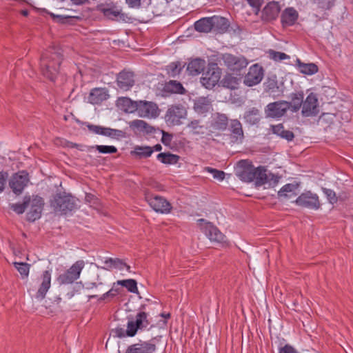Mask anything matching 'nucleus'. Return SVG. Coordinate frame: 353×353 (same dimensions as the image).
Listing matches in <instances>:
<instances>
[{"instance_id":"obj_1","label":"nucleus","mask_w":353,"mask_h":353,"mask_svg":"<svg viewBox=\"0 0 353 353\" xmlns=\"http://www.w3.org/2000/svg\"><path fill=\"white\" fill-rule=\"evenodd\" d=\"M63 61V50L58 46H52L43 52L40 59V69L42 74L54 81L59 73Z\"/></svg>"},{"instance_id":"obj_2","label":"nucleus","mask_w":353,"mask_h":353,"mask_svg":"<svg viewBox=\"0 0 353 353\" xmlns=\"http://www.w3.org/2000/svg\"><path fill=\"white\" fill-rule=\"evenodd\" d=\"M123 102L132 110H136L141 117L156 118L159 115L160 110L154 102L148 101H132L128 98L123 99Z\"/></svg>"},{"instance_id":"obj_3","label":"nucleus","mask_w":353,"mask_h":353,"mask_svg":"<svg viewBox=\"0 0 353 353\" xmlns=\"http://www.w3.org/2000/svg\"><path fill=\"white\" fill-rule=\"evenodd\" d=\"M50 205L55 213L66 214L77 208L76 201L70 194L57 193L50 201Z\"/></svg>"},{"instance_id":"obj_4","label":"nucleus","mask_w":353,"mask_h":353,"mask_svg":"<svg viewBox=\"0 0 353 353\" xmlns=\"http://www.w3.org/2000/svg\"><path fill=\"white\" fill-rule=\"evenodd\" d=\"M221 59L227 68L235 74L245 69L248 64V60L244 57L236 56L230 53L223 54Z\"/></svg>"},{"instance_id":"obj_5","label":"nucleus","mask_w":353,"mask_h":353,"mask_svg":"<svg viewBox=\"0 0 353 353\" xmlns=\"http://www.w3.org/2000/svg\"><path fill=\"white\" fill-rule=\"evenodd\" d=\"M149 314L144 311H139L136 316L135 319L129 320L128 322V334L130 337H132L136 335L138 330L145 329L150 323L148 319Z\"/></svg>"},{"instance_id":"obj_6","label":"nucleus","mask_w":353,"mask_h":353,"mask_svg":"<svg viewBox=\"0 0 353 353\" xmlns=\"http://www.w3.org/2000/svg\"><path fill=\"white\" fill-rule=\"evenodd\" d=\"M187 115L186 108L181 105L170 106L165 113V120L169 125H178L181 123V120Z\"/></svg>"},{"instance_id":"obj_7","label":"nucleus","mask_w":353,"mask_h":353,"mask_svg":"<svg viewBox=\"0 0 353 353\" xmlns=\"http://www.w3.org/2000/svg\"><path fill=\"white\" fill-rule=\"evenodd\" d=\"M84 265L85 263L83 261H77L66 272L58 276V282L60 284L72 283L79 278Z\"/></svg>"},{"instance_id":"obj_8","label":"nucleus","mask_w":353,"mask_h":353,"mask_svg":"<svg viewBox=\"0 0 353 353\" xmlns=\"http://www.w3.org/2000/svg\"><path fill=\"white\" fill-rule=\"evenodd\" d=\"M254 183L256 186H261L266 183L270 185H275L278 183L279 176L271 172L268 173V170L264 166H259L254 169Z\"/></svg>"},{"instance_id":"obj_9","label":"nucleus","mask_w":353,"mask_h":353,"mask_svg":"<svg viewBox=\"0 0 353 353\" xmlns=\"http://www.w3.org/2000/svg\"><path fill=\"white\" fill-rule=\"evenodd\" d=\"M98 10L103 13L104 17L112 21L128 22L130 20V17L115 5L101 6Z\"/></svg>"},{"instance_id":"obj_10","label":"nucleus","mask_w":353,"mask_h":353,"mask_svg":"<svg viewBox=\"0 0 353 353\" xmlns=\"http://www.w3.org/2000/svg\"><path fill=\"white\" fill-rule=\"evenodd\" d=\"M290 109V103L286 101H278L268 104L265 108L266 117L277 119L285 114Z\"/></svg>"},{"instance_id":"obj_11","label":"nucleus","mask_w":353,"mask_h":353,"mask_svg":"<svg viewBox=\"0 0 353 353\" xmlns=\"http://www.w3.org/2000/svg\"><path fill=\"white\" fill-rule=\"evenodd\" d=\"M294 203L299 206L312 210H318L321 207L319 196L311 191L303 192Z\"/></svg>"},{"instance_id":"obj_12","label":"nucleus","mask_w":353,"mask_h":353,"mask_svg":"<svg viewBox=\"0 0 353 353\" xmlns=\"http://www.w3.org/2000/svg\"><path fill=\"white\" fill-rule=\"evenodd\" d=\"M29 180V176L27 172H19L12 175L9 181V185L15 194L19 195L27 186Z\"/></svg>"},{"instance_id":"obj_13","label":"nucleus","mask_w":353,"mask_h":353,"mask_svg":"<svg viewBox=\"0 0 353 353\" xmlns=\"http://www.w3.org/2000/svg\"><path fill=\"white\" fill-rule=\"evenodd\" d=\"M145 199L150 206L157 212L161 214L170 212L171 204L165 198L157 195L147 194Z\"/></svg>"},{"instance_id":"obj_14","label":"nucleus","mask_w":353,"mask_h":353,"mask_svg":"<svg viewBox=\"0 0 353 353\" xmlns=\"http://www.w3.org/2000/svg\"><path fill=\"white\" fill-rule=\"evenodd\" d=\"M264 76V70L261 65L255 63L250 67L248 72L245 74L243 83L248 87L259 84Z\"/></svg>"},{"instance_id":"obj_15","label":"nucleus","mask_w":353,"mask_h":353,"mask_svg":"<svg viewBox=\"0 0 353 353\" xmlns=\"http://www.w3.org/2000/svg\"><path fill=\"white\" fill-rule=\"evenodd\" d=\"M221 70L214 64L209 67L208 71L201 78V84L208 89L214 88L219 81L221 78Z\"/></svg>"},{"instance_id":"obj_16","label":"nucleus","mask_w":353,"mask_h":353,"mask_svg":"<svg viewBox=\"0 0 353 353\" xmlns=\"http://www.w3.org/2000/svg\"><path fill=\"white\" fill-rule=\"evenodd\" d=\"M319 112V102L316 95L311 92L303 100L301 114L304 117H315Z\"/></svg>"},{"instance_id":"obj_17","label":"nucleus","mask_w":353,"mask_h":353,"mask_svg":"<svg viewBox=\"0 0 353 353\" xmlns=\"http://www.w3.org/2000/svg\"><path fill=\"white\" fill-rule=\"evenodd\" d=\"M161 338L157 336L149 341H145L142 343H136L128 347L125 353H153L156 351V342Z\"/></svg>"},{"instance_id":"obj_18","label":"nucleus","mask_w":353,"mask_h":353,"mask_svg":"<svg viewBox=\"0 0 353 353\" xmlns=\"http://www.w3.org/2000/svg\"><path fill=\"white\" fill-rule=\"evenodd\" d=\"M239 170L236 172L239 179L245 182H252L254 180L255 168L248 160H241L239 161Z\"/></svg>"},{"instance_id":"obj_19","label":"nucleus","mask_w":353,"mask_h":353,"mask_svg":"<svg viewBox=\"0 0 353 353\" xmlns=\"http://www.w3.org/2000/svg\"><path fill=\"white\" fill-rule=\"evenodd\" d=\"M43 205V199L41 196H35L32 199H30V210L26 215L27 219L29 221H34L39 219L41 216Z\"/></svg>"},{"instance_id":"obj_20","label":"nucleus","mask_w":353,"mask_h":353,"mask_svg":"<svg viewBox=\"0 0 353 353\" xmlns=\"http://www.w3.org/2000/svg\"><path fill=\"white\" fill-rule=\"evenodd\" d=\"M135 83L134 75L132 72L125 70L120 72L117 77L118 87L124 91L129 90Z\"/></svg>"},{"instance_id":"obj_21","label":"nucleus","mask_w":353,"mask_h":353,"mask_svg":"<svg viewBox=\"0 0 353 353\" xmlns=\"http://www.w3.org/2000/svg\"><path fill=\"white\" fill-rule=\"evenodd\" d=\"M201 229L210 241L214 243H225V236L219 230V229L212 223L205 222L201 226Z\"/></svg>"},{"instance_id":"obj_22","label":"nucleus","mask_w":353,"mask_h":353,"mask_svg":"<svg viewBox=\"0 0 353 353\" xmlns=\"http://www.w3.org/2000/svg\"><path fill=\"white\" fill-rule=\"evenodd\" d=\"M279 3L272 1L268 3L262 11L261 19L265 21H271L276 19L280 12Z\"/></svg>"},{"instance_id":"obj_23","label":"nucleus","mask_w":353,"mask_h":353,"mask_svg":"<svg viewBox=\"0 0 353 353\" xmlns=\"http://www.w3.org/2000/svg\"><path fill=\"white\" fill-rule=\"evenodd\" d=\"M229 130L230 132V138L234 143H241L244 139V133L242 124L237 119L230 121L229 125Z\"/></svg>"},{"instance_id":"obj_24","label":"nucleus","mask_w":353,"mask_h":353,"mask_svg":"<svg viewBox=\"0 0 353 353\" xmlns=\"http://www.w3.org/2000/svg\"><path fill=\"white\" fill-rule=\"evenodd\" d=\"M109 97L108 92L106 88H95L91 90L88 101L92 104H100Z\"/></svg>"},{"instance_id":"obj_25","label":"nucleus","mask_w":353,"mask_h":353,"mask_svg":"<svg viewBox=\"0 0 353 353\" xmlns=\"http://www.w3.org/2000/svg\"><path fill=\"white\" fill-rule=\"evenodd\" d=\"M194 110L199 114H205L212 109V103L208 97H200L194 101Z\"/></svg>"},{"instance_id":"obj_26","label":"nucleus","mask_w":353,"mask_h":353,"mask_svg":"<svg viewBox=\"0 0 353 353\" xmlns=\"http://www.w3.org/2000/svg\"><path fill=\"white\" fill-rule=\"evenodd\" d=\"M298 12L294 8L285 9L281 16L283 26L286 27L294 25L298 19Z\"/></svg>"},{"instance_id":"obj_27","label":"nucleus","mask_w":353,"mask_h":353,"mask_svg":"<svg viewBox=\"0 0 353 353\" xmlns=\"http://www.w3.org/2000/svg\"><path fill=\"white\" fill-rule=\"evenodd\" d=\"M42 282L36 294V298L38 299H43L47 292L50 288L51 274L49 270H45L42 274Z\"/></svg>"},{"instance_id":"obj_28","label":"nucleus","mask_w":353,"mask_h":353,"mask_svg":"<svg viewBox=\"0 0 353 353\" xmlns=\"http://www.w3.org/2000/svg\"><path fill=\"white\" fill-rule=\"evenodd\" d=\"M205 61L201 58L191 60L187 66V72L190 75L196 76L203 72L205 68Z\"/></svg>"},{"instance_id":"obj_29","label":"nucleus","mask_w":353,"mask_h":353,"mask_svg":"<svg viewBox=\"0 0 353 353\" xmlns=\"http://www.w3.org/2000/svg\"><path fill=\"white\" fill-rule=\"evenodd\" d=\"M130 128L134 132H144L146 134H152L154 132L155 128L149 125L143 120L135 119L129 123Z\"/></svg>"},{"instance_id":"obj_30","label":"nucleus","mask_w":353,"mask_h":353,"mask_svg":"<svg viewBox=\"0 0 353 353\" xmlns=\"http://www.w3.org/2000/svg\"><path fill=\"white\" fill-rule=\"evenodd\" d=\"M211 21L212 30L218 33L222 34L225 32L230 26L228 19L223 17L213 16Z\"/></svg>"},{"instance_id":"obj_31","label":"nucleus","mask_w":353,"mask_h":353,"mask_svg":"<svg viewBox=\"0 0 353 353\" xmlns=\"http://www.w3.org/2000/svg\"><path fill=\"white\" fill-rule=\"evenodd\" d=\"M243 119L251 125H257L261 119L260 110L256 108H251L245 112Z\"/></svg>"},{"instance_id":"obj_32","label":"nucleus","mask_w":353,"mask_h":353,"mask_svg":"<svg viewBox=\"0 0 353 353\" xmlns=\"http://www.w3.org/2000/svg\"><path fill=\"white\" fill-rule=\"evenodd\" d=\"M270 128L273 134H276L288 141H291L294 138V133L290 130H285L282 123L272 125Z\"/></svg>"},{"instance_id":"obj_33","label":"nucleus","mask_w":353,"mask_h":353,"mask_svg":"<svg viewBox=\"0 0 353 353\" xmlns=\"http://www.w3.org/2000/svg\"><path fill=\"white\" fill-rule=\"evenodd\" d=\"M304 94L302 92L292 93L290 94L291 101L290 103V109L293 112H296L303 105Z\"/></svg>"},{"instance_id":"obj_34","label":"nucleus","mask_w":353,"mask_h":353,"mask_svg":"<svg viewBox=\"0 0 353 353\" xmlns=\"http://www.w3.org/2000/svg\"><path fill=\"white\" fill-rule=\"evenodd\" d=\"M263 87L265 92L273 96H275L276 93H279L281 91L275 75L268 77L263 83Z\"/></svg>"},{"instance_id":"obj_35","label":"nucleus","mask_w":353,"mask_h":353,"mask_svg":"<svg viewBox=\"0 0 353 353\" xmlns=\"http://www.w3.org/2000/svg\"><path fill=\"white\" fill-rule=\"evenodd\" d=\"M212 17H203L194 23V28L199 32H210L212 30Z\"/></svg>"},{"instance_id":"obj_36","label":"nucleus","mask_w":353,"mask_h":353,"mask_svg":"<svg viewBox=\"0 0 353 353\" xmlns=\"http://www.w3.org/2000/svg\"><path fill=\"white\" fill-rule=\"evenodd\" d=\"M296 65L299 71L305 74L312 75L318 72V67L314 63H304L300 59H296Z\"/></svg>"},{"instance_id":"obj_37","label":"nucleus","mask_w":353,"mask_h":353,"mask_svg":"<svg viewBox=\"0 0 353 353\" xmlns=\"http://www.w3.org/2000/svg\"><path fill=\"white\" fill-rule=\"evenodd\" d=\"M164 89L165 91L171 93L183 94L185 92V89L183 88L182 84L180 82L174 80L167 82L165 85Z\"/></svg>"},{"instance_id":"obj_38","label":"nucleus","mask_w":353,"mask_h":353,"mask_svg":"<svg viewBox=\"0 0 353 353\" xmlns=\"http://www.w3.org/2000/svg\"><path fill=\"white\" fill-rule=\"evenodd\" d=\"M228 125V119L223 114H217L212 123V127L217 130H225Z\"/></svg>"},{"instance_id":"obj_39","label":"nucleus","mask_w":353,"mask_h":353,"mask_svg":"<svg viewBox=\"0 0 353 353\" xmlns=\"http://www.w3.org/2000/svg\"><path fill=\"white\" fill-rule=\"evenodd\" d=\"M183 67L179 61L172 62L166 66L165 70L170 77L174 78L181 72Z\"/></svg>"},{"instance_id":"obj_40","label":"nucleus","mask_w":353,"mask_h":353,"mask_svg":"<svg viewBox=\"0 0 353 353\" xmlns=\"http://www.w3.org/2000/svg\"><path fill=\"white\" fill-rule=\"evenodd\" d=\"M116 283L118 285H121L125 288L130 292L139 294V290L137 288V282L134 279H129L125 280H119L117 281Z\"/></svg>"},{"instance_id":"obj_41","label":"nucleus","mask_w":353,"mask_h":353,"mask_svg":"<svg viewBox=\"0 0 353 353\" xmlns=\"http://www.w3.org/2000/svg\"><path fill=\"white\" fill-rule=\"evenodd\" d=\"M152 148L150 146H137L134 151L131 152L132 155L139 158H148L153 153Z\"/></svg>"},{"instance_id":"obj_42","label":"nucleus","mask_w":353,"mask_h":353,"mask_svg":"<svg viewBox=\"0 0 353 353\" xmlns=\"http://www.w3.org/2000/svg\"><path fill=\"white\" fill-rule=\"evenodd\" d=\"M157 159L164 164H174L176 163L179 159V157L176 154L167 153H159Z\"/></svg>"},{"instance_id":"obj_43","label":"nucleus","mask_w":353,"mask_h":353,"mask_svg":"<svg viewBox=\"0 0 353 353\" xmlns=\"http://www.w3.org/2000/svg\"><path fill=\"white\" fill-rule=\"evenodd\" d=\"M86 126L89 131L92 133L110 137V128H106L90 123L87 124Z\"/></svg>"},{"instance_id":"obj_44","label":"nucleus","mask_w":353,"mask_h":353,"mask_svg":"<svg viewBox=\"0 0 353 353\" xmlns=\"http://www.w3.org/2000/svg\"><path fill=\"white\" fill-rule=\"evenodd\" d=\"M48 14L50 15V17L54 21L59 23L61 24L72 23L74 19H79V17H77L69 15H59L54 14L52 12H48Z\"/></svg>"},{"instance_id":"obj_45","label":"nucleus","mask_w":353,"mask_h":353,"mask_svg":"<svg viewBox=\"0 0 353 353\" xmlns=\"http://www.w3.org/2000/svg\"><path fill=\"white\" fill-rule=\"evenodd\" d=\"M30 202V197L26 196L24 197L23 203L12 204L11 208L16 213L21 214L25 212L26 209L28 207H29Z\"/></svg>"},{"instance_id":"obj_46","label":"nucleus","mask_w":353,"mask_h":353,"mask_svg":"<svg viewBox=\"0 0 353 353\" xmlns=\"http://www.w3.org/2000/svg\"><path fill=\"white\" fill-rule=\"evenodd\" d=\"M14 267L18 270L23 279L29 274L30 265L24 262H13Z\"/></svg>"},{"instance_id":"obj_47","label":"nucleus","mask_w":353,"mask_h":353,"mask_svg":"<svg viewBox=\"0 0 353 353\" xmlns=\"http://www.w3.org/2000/svg\"><path fill=\"white\" fill-rule=\"evenodd\" d=\"M239 79L237 77H233L231 74H227L223 79V84L228 88L235 89L239 84Z\"/></svg>"},{"instance_id":"obj_48","label":"nucleus","mask_w":353,"mask_h":353,"mask_svg":"<svg viewBox=\"0 0 353 353\" xmlns=\"http://www.w3.org/2000/svg\"><path fill=\"white\" fill-rule=\"evenodd\" d=\"M105 263L108 265L109 268H114L119 269L120 270H123L126 265V263L123 262L122 260L115 258H110L105 261Z\"/></svg>"},{"instance_id":"obj_49","label":"nucleus","mask_w":353,"mask_h":353,"mask_svg":"<svg viewBox=\"0 0 353 353\" xmlns=\"http://www.w3.org/2000/svg\"><path fill=\"white\" fill-rule=\"evenodd\" d=\"M92 148H95L99 152L103 154H114L117 152V148L113 145H96Z\"/></svg>"},{"instance_id":"obj_50","label":"nucleus","mask_w":353,"mask_h":353,"mask_svg":"<svg viewBox=\"0 0 353 353\" xmlns=\"http://www.w3.org/2000/svg\"><path fill=\"white\" fill-rule=\"evenodd\" d=\"M269 54L271 59L276 61H280L290 59V56L286 54L285 53L281 52H276L273 50H270Z\"/></svg>"},{"instance_id":"obj_51","label":"nucleus","mask_w":353,"mask_h":353,"mask_svg":"<svg viewBox=\"0 0 353 353\" xmlns=\"http://www.w3.org/2000/svg\"><path fill=\"white\" fill-rule=\"evenodd\" d=\"M205 170L212 174L213 178L219 181H223L225 178V172L210 167L205 168Z\"/></svg>"},{"instance_id":"obj_52","label":"nucleus","mask_w":353,"mask_h":353,"mask_svg":"<svg viewBox=\"0 0 353 353\" xmlns=\"http://www.w3.org/2000/svg\"><path fill=\"white\" fill-rule=\"evenodd\" d=\"M294 190V185L291 183H288L283 186L278 192L279 197H288V193L292 192Z\"/></svg>"},{"instance_id":"obj_53","label":"nucleus","mask_w":353,"mask_h":353,"mask_svg":"<svg viewBox=\"0 0 353 353\" xmlns=\"http://www.w3.org/2000/svg\"><path fill=\"white\" fill-rule=\"evenodd\" d=\"M115 285H117L116 283H114L113 287L107 292L104 293L99 299V301H104L108 298H114L116 296L119 292V289L115 288Z\"/></svg>"},{"instance_id":"obj_54","label":"nucleus","mask_w":353,"mask_h":353,"mask_svg":"<svg viewBox=\"0 0 353 353\" xmlns=\"http://www.w3.org/2000/svg\"><path fill=\"white\" fill-rule=\"evenodd\" d=\"M322 190L323 193L326 195L327 199L330 203L334 204L337 202L338 199L334 191H333L331 189H327L325 188H323Z\"/></svg>"},{"instance_id":"obj_55","label":"nucleus","mask_w":353,"mask_h":353,"mask_svg":"<svg viewBox=\"0 0 353 353\" xmlns=\"http://www.w3.org/2000/svg\"><path fill=\"white\" fill-rule=\"evenodd\" d=\"M187 127L196 134H200L201 130L203 129V126L200 125V121L199 120L192 121L188 124Z\"/></svg>"},{"instance_id":"obj_56","label":"nucleus","mask_w":353,"mask_h":353,"mask_svg":"<svg viewBox=\"0 0 353 353\" xmlns=\"http://www.w3.org/2000/svg\"><path fill=\"white\" fill-rule=\"evenodd\" d=\"M253 8V11L256 14L260 11L261 7L263 3V0H245Z\"/></svg>"},{"instance_id":"obj_57","label":"nucleus","mask_w":353,"mask_h":353,"mask_svg":"<svg viewBox=\"0 0 353 353\" xmlns=\"http://www.w3.org/2000/svg\"><path fill=\"white\" fill-rule=\"evenodd\" d=\"M126 137V133L121 130L110 128V138L119 139Z\"/></svg>"},{"instance_id":"obj_58","label":"nucleus","mask_w":353,"mask_h":353,"mask_svg":"<svg viewBox=\"0 0 353 353\" xmlns=\"http://www.w3.org/2000/svg\"><path fill=\"white\" fill-rule=\"evenodd\" d=\"M128 327H127V329L125 330L123 327H117L115 329L112 330V332L114 333V335L117 337L122 338L125 336H129V334H128Z\"/></svg>"},{"instance_id":"obj_59","label":"nucleus","mask_w":353,"mask_h":353,"mask_svg":"<svg viewBox=\"0 0 353 353\" xmlns=\"http://www.w3.org/2000/svg\"><path fill=\"white\" fill-rule=\"evenodd\" d=\"M279 353H298L296 350L290 344H286L283 347H279Z\"/></svg>"},{"instance_id":"obj_60","label":"nucleus","mask_w":353,"mask_h":353,"mask_svg":"<svg viewBox=\"0 0 353 353\" xmlns=\"http://www.w3.org/2000/svg\"><path fill=\"white\" fill-rule=\"evenodd\" d=\"M162 132V138H161V142L165 145H170V143H171V141H172V134L168 133V132H166L163 130L161 131Z\"/></svg>"},{"instance_id":"obj_61","label":"nucleus","mask_w":353,"mask_h":353,"mask_svg":"<svg viewBox=\"0 0 353 353\" xmlns=\"http://www.w3.org/2000/svg\"><path fill=\"white\" fill-rule=\"evenodd\" d=\"M8 177V172H0V193H1L5 189V185Z\"/></svg>"},{"instance_id":"obj_62","label":"nucleus","mask_w":353,"mask_h":353,"mask_svg":"<svg viewBox=\"0 0 353 353\" xmlns=\"http://www.w3.org/2000/svg\"><path fill=\"white\" fill-rule=\"evenodd\" d=\"M334 5V3L330 0H320L319 1V7L323 10H329Z\"/></svg>"},{"instance_id":"obj_63","label":"nucleus","mask_w":353,"mask_h":353,"mask_svg":"<svg viewBox=\"0 0 353 353\" xmlns=\"http://www.w3.org/2000/svg\"><path fill=\"white\" fill-rule=\"evenodd\" d=\"M19 244H10V248L15 256H19L20 254H22V252H23V250L19 248Z\"/></svg>"},{"instance_id":"obj_64","label":"nucleus","mask_w":353,"mask_h":353,"mask_svg":"<svg viewBox=\"0 0 353 353\" xmlns=\"http://www.w3.org/2000/svg\"><path fill=\"white\" fill-rule=\"evenodd\" d=\"M126 2L131 8H139L141 6V0H126Z\"/></svg>"}]
</instances>
